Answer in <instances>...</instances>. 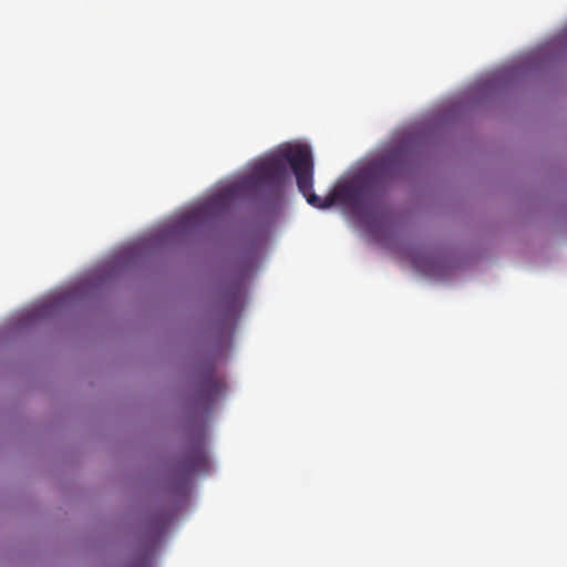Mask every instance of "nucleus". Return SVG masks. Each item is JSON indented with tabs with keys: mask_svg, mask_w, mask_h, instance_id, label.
<instances>
[{
	"mask_svg": "<svg viewBox=\"0 0 567 567\" xmlns=\"http://www.w3.org/2000/svg\"><path fill=\"white\" fill-rule=\"evenodd\" d=\"M287 164L291 167L300 193L316 208H330L339 204L359 217L369 215L380 202L385 184L399 168V155L394 152L372 159L352 177L338 182L323 198L312 192L313 161L307 145L287 146L274 155L256 163L250 175L240 182L221 188L212 196L208 206L225 205L241 190L261 185L270 186L280 196L287 176Z\"/></svg>",
	"mask_w": 567,
	"mask_h": 567,
	"instance_id": "nucleus-1",
	"label": "nucleus"
},
{
	"mask_svg": "<svg viewBox=\"0 0 567 567\" xmlns=\"http://www.w3.org/2000/svg\"><path fill=\"white\" fill-rule=\"evenodd\" d=\"M224 389V379L216 373L212 362H205L195 381V401L205 410H209Z\"/></svg>",
	"mask_w": 567,
	"mask_h": 567,
	"instance_id": "nucleus-2",
	"label": "nucleus"
},
{
	"mask_svg": "<svg viewBox=\"0 0 567 567\" xmlns=\"http://www.w3.org/2000/svg\"><path fill=\"white\" fill-rule=\"evenodd\" d=\"M208 458L205 447L202 444L189 450L181 462V467L186 475L204 471L207 467Z\"/></svg>",
	"mask_w": 567,
	"mask_h": 567,
	"instance_id": "nucleus-3",
	"label": "nucleus"
},
{
	"mask_svg": "<svg viewBox=\"0 0 567 567\" xmlns=\"http://www.w3.org/2000/svg\"><path fill=\"white\" fill-rule=\"evenodd\" d=\"M52 306L51 305H41L37 307L35 309L29 311L24 318L25 322L31 323L34 322L37 319L47 316L50 313Z\"/></svg>",
	"mask_w": 567,
	"mask_h": 567,
	"instance_id": "nucleus-4",
	"label": "nucleus"
}]
</instances>
